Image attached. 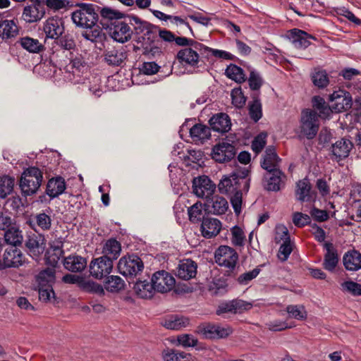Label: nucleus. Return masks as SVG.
<instances>
[{"instance_id":"obj_1","label":"nucleus","mask_w":361,"mask_h":361,"mask_svg":"<svg viewBox=\"0 0 361 361\" xmlns=\"http://www.w3.org/2000/svg\"><path fill=\"white\" fill-rule=\"evenodd\" d=\"M235 154V147L227 143V168L233 169L229 177H227V194H230L231 204L235 213L238 215L241 212L243 192L248 191L250 180L247 178L249 171L239 166L233 159Z\"/></svg>"},{"instance_id":"obj_2","label":"nucleus","mask_w":361,"mask_h":361,"mask_svg":"<svg viewBox=\"0 0 361 361\" xmlns=\"http://www.w3.org/2000/svg\"><path fill=\"white\" fill-rule=\"evenodd\" d=\"M78 8L71 14V19L77 26L85 29H92L98 21V14L96 12L97 6L92 4H78Z\"/></svg>"},{"instance_id":"obj_3","label":"nucleus","mask_w":361,"mask_h":361,"mask_svg":"<svg viewBox=\"0 0 361 361\" xmlns=\"http://www.w3.org/2000/svg\"><path fill=\"white\" fill-rule=\"evenodd\" d=\"M65 78L74 84H85L89 91L95 97H99L103 94V90L100 85V78L97 76H92L87 78L88 70L75 69L70 70V72H64Z\"/></svg>"},{"instance_id":"obj_4","label":"nucleus","mask_w":361,"mask_h":361,"mask_svg":"<svg viewBox=\"0 0 361 361\" xmlns=\"http://www.w3.org/2000/svg\"><path fill=\"white\" fill-rule=\"evenodd\" d=\"M43 180L42 171L35 166L24 169L20 180V188L25 196L35 194L39 190Z\"/></svg>"},{"instance_id":"obj_5","label":"nucleus","mask_w":361,"mask_h":361,"mask_svg":"<svg viewBox=\"0 0 361 361\" xmlns=\"http://www.w3.org/2000/svg\"><path fill=\"white\" fill-rule=\"evenodd\" d=\"M53 254L50 252L47 253L46 263L52 267L41 271L37 276L38 286H52L55 281L54 267L57 265L62 254L63 250L58 246L53 248Z\"/></svg>"},{"instance_id":"obj_6","label":"nucleus","mask_w":361,"mask_h":361,"mask_svg":"<svg viewBox=\"0 0 361 361\" xmlns=\"http://www.w3.org/2000/svg\"><path fill=\"white\" fill-rule=\"evenodd\" d=\"M319 116L311 109H304L301 112L300 130V133L307 139H313L319 128Z\"/></svg>"},{"instance_id":"obj_7","label":"nucleus","mask_w":361,"mask_h":361,"mask_svg":"<svg viewBox=\"0 0 361 361\" xmlns=\"http://www.w3.org/2000/svg\"><path fill=\"white\" fill-rule=\"evenodd\" d=\"M143 262L136 255L121 257L118 263V269L123 276H136L142 271Z\"/></svg>"},{"instance_id":"obj_8","label":"nucleus","mask_w":361,"mask_h":361,"mask_svg":"<svg viewBox=\"0 0 361 361\" xmlns=\"http://www.w3.org/2000/svg\"><path fill=\"white\" fill-rule=\"evenodd\" d=\"M113 269V261L106 256L92 259L90 264V273L92 276L102 279L109 275Z\"/></svg>"},{"instance_id":"obj_9","label":"nucleus","mask_w":361,"mask_h":361,"mask_svg":"<svg viewBox=\"0 0 361 361\" xmlns=\"http://www.w3.org/2000/svg\"><path fill=\"white\" fill-rule=\"evenodd\" d=\"M216 190V185L207 176L196 177L192 180V192L198 197L209 199Z\"/></svg>"},{"instance_id":"obj_10","label":"nucleus","mask_w":361,"mask_h":361,"mask_svg":"<svg viewBox=\"0 0 361 361\" xmlns=\"http://www.w3.org/2000/svg\"><path fill=\"white\" fill-rule=\"evenodd\" d=\"M151 281L155 291L161 293L171 291L176 283L174 277L164 270L155 272L152 276Z\"/></svg>"},{"instance_id":"obj_11","label":"nucleus","mask_w":361,"mask_h":361,"mask_svg":"<svg viewBox=\"0 0 361 361\" xmlns=\"http://www.w3.org/2000/svg\"><path fill=\"white\" fill-rule=\"evenodd\" d=\"M25 262V256L20 250L16 247H9L4 250L0 267L16 268L22 266Z\"/></svg>"},{"instance_id":"obj_12","label":"nucleus","mask_w":361,"mask_h":361,"mask_svg":"<svg viewBox=\"0 0 361 361\" xmlns=\"http://www.w3.org/2000/svg\"><path fill=\"white\" fill-rule=\"evenodd\" d=\"M331 112H341L345 111L351 107L352 99L349 96V93L344 90H339L334 92L329 96Z\"/></svg>"},{"instance_id":"obj_13","label":"nucleus","mask_w":361,"mask_h":361,"mask_svg":"<svg viewBox=\"0 0 361 361\" xmlns=\"http://www.w3.org/2000/svg\"><path fill=\"white\" fill-rule=\"evenodd\" d=\"M25 247L29 255L34 259H37L45 250L46 240L42 234L29 235L25 241Z\"/></svg>"},{"instance_id":"obj_14","label":"nucleus","mask_w":361,"mask_h":361,"mask_svg":"<svg viewBox=\"0 0 361 361\" xmlns=\"http://www.w3.org/2000/svg\"><path fill=\"white\" fill-rule=\"evenodd\" d=\"M285 37L295 48L299 49L307 48L310 44V39L312 38L305 32L296 28L288 30L285 34Z\"/></svg>"},{"instance_id":"obj_15","label":"nucleus","mask_w":361,"mask_h":361,"mask_svg":"<svg viewBox=\"0 0 361 361\" xmlns=\"http://www.w3.org/2000/svg\"><path fill=\"white\" fill-rule=\"evenodd\" d=\"M197 333L207 339L222 338L226 334L224 327L219 324L206 323L197 326Z\"/></svg>"},{"instance_id":"obj_16","label":"nucleus","mask_w":361,"mask_h":361,"mask_svg":"<svg viewBox=\"0 0 361 361\" xmlns=\"http://www.w3.org/2000/svg\"><path fill=\"white\" fill-rule=\"evenodd\" d=\"M43 30L47 37L58 39L64 31L62 20L54 17L48 18L44 24Z\"/></svg>"},{"instance_id":"obj_17","label":"nucleus","mask_w":361,"mask_h":361,"mask_svg":"<svg viewBox=\"0 0 361 361\" xmlns=\"http://www.w3.org/2000/svg\"><path fill=\"white\" fill-rule=\"evenodd\" d=\"M324 248L326 250V253L324 257L323 267L326 270L333 271L339 262L338 251L333 243L330 242L324 243Z\"/></svg>"},{"instance_id":"obj_18","label":"nucleus","mask_w":361,"mask_h":361,"mask_svg":"<svg viewBox=\"0 0 361 361\" xmlns=\"http://www.w3.org/2000/svg\"><path fill=\"white\" fill-rule=\"evenodd\" d=\"M190 135L196 145H202L211 137V129L208 126L197 123L190 129Z\"/></svg>"},{"instance_id":"obj_19","label":"nucleus","mask_w":361,"mask_h":361,"mask_svg":"<svg viewBox=\"0 0 361 361\" xmlns=\"http://www.w3.org/2000/svg\"><path fill=\"white\" fill-rule=\"evenodd\" d=\"M221 223L215 218L207 217L200 225V232L205 238L216 236L221 231Z\"/></svg>"},{"instance_id":"obj_20","label":"nucleus","mask_w":361,"mask_h":361,"mask_svg":"<svg viewBox=\"0 0 361 361\" xmlns=\"http://www.w3.org/2000/svg\"><path fill=\"white\" fill-rule=\"evenodd\" d=\"M196 274L197 264L194 261L186 259L179 262L176 269V275L178 278L183 280H189L194 278Z\"/></svg>"},{"instance_id":"obj_21","label":"nucleus","mask_w":361,"mask_h":361,"mask_svg":"<svg viewBox=\"0 0 361 361\" xmlns=\"http://www.w3.org/2000/svg\"><path fill=\"white\" fill-rule=\"evenodd\" d=\"M353 146V145L350 140L342 138L332 145V155L337 161L346 158L348 157Z\"/></svg>"},{"instance_id":"obj_22","label":"nucleus","mask_w":361,"mask_h":361,"mask_svg":"<svg viewBox=\"0 0 361 361\" xmlns=\"http://www.w3.org/2000/svg\"><path fill=\"white\" fill-rule=\"evenodd\" d=\"M44 13V8L39 4H33L24 8L22 18L27 23H35L42 19Z\"/></svg>"},{"instance_id":"obj_23","label":"nucleus","mask_w":361,"mask_h":361,"mask_svg":"<svg viewBox=\"0 0 361 361\" xmlns=\"http://www.w3.org/2000/svg\"><path fill=\"white\" fill-rule=\"evenodd\" d=\"M112 38L118 42H127L131 36V30L128 25L124 22H117L111 28Z\"/></svg>"},{"instance_id":"obj_24","label":"nucleus","mask_w":361,"mask_h":361,"mask_svg":"<svg viewBox=\"0 0 361 361\" xmlns=\"http://www.w3.org/2000/svg\"><path fill=\"white\" fill-rule=\"evenodd\" d=\"M64 268L72 272H80L87 266V259L77 255H71L63 259Z\"/></svg>"},{"instance_id":"obj_25","label":"nucleus","mask_w":361,"mask_h":361,"mask_svg":"<svg viewBox=\"0 0 361 361\" xmlns=\"http://www.w3.org/2000/svg\"><path fill=\"white\" fill-rule=\"evenodd\" d=\"M204 206L209 213L214 215H221L226 212V200L219 195H214L211 199H207Z\"/></svg>"},{"instance_id":"obj_26","label":"nucleus","mask_w":361,"mask_h":361,"mask_svg":"<svg viewBox=\"0 0 361 361\" xmlns=\"http://www.w3.org/2000/svg\"><path fill=\"white\" fill-rule=\"evenodd\" d=\"M51 218L44 212L37 214L32 219L29 221L30 227L37 231L39 229L43 231H49L51 227Z\"/></svg>"},{"instance_id":"obj_27","label":"nucleus","mask_w":361,"mask_h":361,"mask_svg":"<svg viewBox=\"0 0 361 361\" xmlns=\"http://www.w3.org/2000/svg\"><path fill=\"white\" fill-rule=\"evenodd\" d=\"M66 188L65 180L61 177H56L48 181L46 193L51 199H54L63 193Z\"/></svg>"},{"instance_id":"obj_28","label":"nucleus","mask_w":361,"mask_h":361,"mask_svg":"<svg viewBox=\"0 0 361 361\" xmlns=\"http://www.w3.org/2000/svg\"><path fill=\"white\" fill-rule=\"evenodd\" d=\"M18 34V27L14 20L0 19V37L9 39Z\"/></svg>"},{"instance_id":"obj_29","label":"nucleus","mask_w":361,"mask_h":361,"mask_svg":"<svg viewBox=\"0 0 361 361\" xmlns=\"http://www.w3.org/2000/svg\"><path fill=\"white\" fill-rule=\"evenodd\" d=\"M281 161L277 156L275 149L269 147L266 149L263 161L261 162L262 167L267 171L279 170V162Z\"/></svg>"},{"instance_id":"obj_30","label":"nucleus","mask_w":361,"mask_h":361,"mask_svg":"<svg viewBox=\"0 0 361 361\" xmlns=\"http://www.w3.org/2000/svg\"><path fill=\"white\" fill-rule=\"evenodd\" d=\"M134 290L136 295L141 298H151L155 293L154 287L152 281L147 280H139L134 285Z\"/></svg>"},{"instance_id":"obj_31","label":"nucleus","mask_w":361,"mask_h":361,"mask_svg":"<svg viewBox=\"0 0 361 361\" xmlns=\"http://www.w3.org/2000/svg\"><path fill=\"white\" fill-rule=\"evenodd\" d=\"M345 268L349 271H357L361 269V254L355 250L346 252L343 258Z\"/></svg>"},{"instance_id":"obj_32","label":"nucleus","mask_w":361,"mask_h":361,"mask_svg":"<svg viewBox=\"0 0 361 361\" xmlns=\"http://www.w3.org/2000/svg\"><path fill=\"white\" fill-rule=\"evenodd\" d=\"M177 57L181 63L192 66L197 64L200 58L198 53L190 47L180 49L178 52Z\"/></svg>"},{"instance_id":"obj_33","label":"nucleus","mask_w":361,"mask_h":361,"mask_svg":"<svg viewBox=\"0 0 361 361\" xmlns=\"http://www.w3.org/2000/svg\"><path fill=\"white\" fill-rule=\"evenodd\" d=\"M164 361H196L190 353L166 348L161 352Z\"/></svg>"},{"instance_id":"obj_34","label":"nucleus","mask_w":361,"mask_h":361,"mask_svg":"<svg viewBox=\"0 0 361 361\" xmlns=\"http://www.w3.org/2000/svg\"><path fill=\"white\" fill-rule=\"evenodd\" d=\"M18 43L30 53L39 54L44 50V46L38 39L30 37L20 38Z\"/></svg>"},{"instance_id":"obj_35","label":"nucleus","mask_w":361,"mask_h":361,"mask_svg":"<svg viewBox=\"0 0 361 361\" xmlns=\"http://www.w3.org/2000/svg\"><path fill=\"white\" fill-rule=\"evenodd\" d=\"M126 58V54L122 49L111 48L104 53L105 61L111 66L121 65Z\"/></svg>"},{"instance_id":"obj_36","label":"nucleus","mask_w":361,"mask_h":361,"mask_svg":"<svg viewBox=\"0 0 361 361\" xmlns=\"http://www.w3.org/2000/svg\"><path fill=\"white\" fill-rule=\"evenodd\" d=\"M206 207L200 202H197L188 209V214L189 220L192 224L202 223L204 219H206L205 212Z\"/></svg>"},{"instance_id":"obj_37","label":"nucleus","mask_w":361,"mask_h":361,"mask_svg":"<svg viewBox=\"0 0 361 361\" xmlns=\"http://www.w3.org/2000/svg\"><path fill=\"white\" fill-rule=\"evenodd\" d=\"M121 251V246L120 243L114 238H111L105 243L102 252L103 256H106L112 261L116 259L120 255Z\"/></svg>"},{"instance_id":"obj_38","label":"nucleus","mask_w":361,"mask_h":361,"mask_svg":"<svg viewBox=\"0 0 361 361\" xmlns=\"http://www.w3.org/2000/svg\"><path fill=\"white\" fill-rule=\"evenodd\" d=\"M4 240L11 247L21 245L23 240L22 231L16 227L8 228L4 233Z\"/></svg>"},{"instance_id":"obj_39","label":"nucleus","mask_w":361,"mask_h":361,"mask_svg":"<svg viewBox=\"0 0 361 361\" xmlns=\"http://www.w3.org/2000/svg\"><path fill=\"white\" fill-rule=\"evenodd\" d=\"M81 35L86 40L90 41L95 44L102 43L106 39L105 33L99 26H94L90 30H85Z\"/></svg>"},{"instance_id":"obj_40","label":"nucleus","mask_w":361,"mask_h":361,"mask_svg":"<svg viewBox=\"0 0 361 361\" xmlns=\"http://www.w3.org/2000/svg\"><path fill=\"white\" fill-rule=\"evenodd\" d=\"M269 176L267 178L266 188L270 191H278L281 189L283 173L279 170L268 171Z\"/></svg>"},{"instance_id":"obj_41","label":"nucleus","mask_w":361,"mask_h":361,"mask_svg":"<svg viewBox=\"0 0 361 361\" xmlns=\"http://www.w3.org/2000/svg\"><path fill=\"white\" fill-rule=\"evenodd\" d=\"M125 286L124 281L118 276H109L104 282L105 289L111 293H117Z\"/></svg>"},{"instance_id":"obj_42","label":"nucleus","mask_w":361,"mask_h":361,"mask_svg":"<svg viewBox=\"0 0 361 361\" xmlns=\"http://www.w3.org/2000/svg\"><path fill=\"white\" fill-rule=\"evenodd\" d=\"M212 130L224 134L226 133V114L219 113L214 114L209 121Z\"/></svg>"},{"instance_id":"obj_43","label":"nucleus","mask_w":361,"mask_h":361,"mask_svg":"<svg viewBox=\"0 0 361 361\" xmlns=\"http://www.w3.org/2000/svg\"><path fill=\"white\" fill-rule=\"evenodd\" d=\"M314 108L319 111V116L322 118H327L331 114V109L326 105L323 98L320 97H314L312 99Z\"/></svg>"},{"instance_id":"obj_44","label":"nucleus","mask_w":361,"mask_h":361,"mask_svg":"<svg viewBox=\"0 0 361 361\" xmlns=\"http://www.w3.org/2000/svg\"><path fill=\"white\" fill-rule=\"evenodd\" d=\"M212 159L219 163H224L226 161V138H222L212 148Z\"/></svg>"},{"instance_id":"obj_45","label":"nucleus","mask_w":361,"mask_h":361,"mask_svg":"<svg viewBox=\"0 0 361 361\" xmlns=\"http://www.w3.org/2000/svg\"><path fill=\"white\" fill-rule=\"evenodd\" d=\"M80 288L85 292L97 294L100 296L104 295V290L102 285L91 280H86L84 278L80 282Z\"/></svg>"},{"instance_id":"obj_46","label":"nucleus","mask_w":361,"mask_h":361,"mask_svg":"<svg viewBox=\"0 0 361 361\" xmlns=\"http://www.w3.org/2000/svg\"><path fill=\"white\" fill-rule=\"evenodd\" d=\"M252 305L242 300H233L227 302V312L234 314L242 313L244 311L251 309Z\"/></svg>"},{"instance_id":"obj_47","label":"nucleus","mask_w":361,"mask_h":361,"mask_svg":"<svg viewBox=\"0 0 361 361\" xmlns=\"http://www.w3.org/2000/svg\"><path fill=\"white\" fill-rule=\"evenodd\" d=\"M227 78L238 83H241L245 80V75L243 69L232 63L227 65Z\"/></svg>"},{"instance_id":"obj_48","label":"nucleus","mask_w":361,"mask_h":361,"mask_svg":"<svg viewBox=\"0 0 361 361\" xmlns=\"http://www.w3.org/2000/svg\"><path fill=\"white\" fill-rule=\"evenodd\" d=\"M311 189V185L308 179H302L297 183V190L296 195L298 196V199L304 202L307 200V197L310 195V191Z\"/></svg>"},{"instance_id":"obj_49","label":"nucleus","mask_w":361,"mask_h":361,"mask_svg":"<svg viewBox=\"0 0 361 361\" xmlns=\"http://www.w3.org/2000/svg\"><path fill=\"white\" fill-rule=\"evenodd\" d=\"M14 178L4 176L0 177V198H5L13 189Z\"/></svg>"},{"instance_id":"obj_50","label":"nucleus","mask_w":361,"mask_h":361,"mask_svg":"<svg viewBox=\"0 0 361 361\" xmlns=\"http://www.w3.org/2000/svg\"><path fill=\"white\" fill-rule=\"evenodd\" d=\"M286 311L289 316L298 320H304L307 318V312L302 305H288Z\"/></svg>"},{"instance_id":"obj_51","label":"nucleus","mask_w":361,"mask_h":361,"mask_svg":"<svg viewBox=\"0 0 361 361\" xmlns=\"http://www.w3.org/2000/svg\"><path fill=\"white\" fill-rule=\"evenodd\" d=\"M312 81L315 86L323 88L329 84V78L326 72L323 70L315 71L312 74Z\"/></svg>"},{"instance_id":"obj_52","label":"nucleus","mask_w":361,"mask_h":361,"mask_svg":"<svg viewBox=\"0 0 361 361\" xmlns=\"http://www.w3.org/2000/svg\"><path fill=\"white\" fill-rule=\"evenodd\" d=\"M188 324L187 319L183 317H171L164 322V326L168 329L178 330Z\"/></svg>"},{"instance_id":"obj_53","label":"nucleus","mask_w":361,"mask_h":361,"mask_svg":"<svg viewBox=\"0 0 361 361\" xmlns=\"http://www.w3.org/2000/svg\"><path fill=\"white\" fill-rule=\"evenodd\" d=\"M245 239V233L243 229L238 226H234L231 228V242L235 246H243Z\"/></svg>"},{"instance_id":"obj_54","label":"nucleus","mask_w":361,"mask_h":361,"mask_svg":"<svg viewBox=\"0 0 361 361\" xmlns=\"http://www.w3.org/2000/svg\"><path fill=\"white\" fill-rule=\"evenodd\" d=\"M232 104L237 108H242L246 102V97L240 87L234 88L231 93Z\"/></svg>"},{"instance_id":"obj_55","label":"nucleus","mask_w":361,"mask_h":361,"mask_svg":"<svg viewBox=\"0 0 361 361\" xmlns=\"http://www.w3.org/2000/svg\"><path fill=\"white\" fill-rule=\"evenodd\" d=\"M341 289L345 293H350L353 295H361V285L352 281H344L341 284Z\"/></svg>"},{"instance_id":"obj_56","label":"nucleus","mask_w":361,"mask_h":361,"mask_svg":"<svg viewBox=\"0 0 361 361\" xmlns=\"http://www.w3.org/2000/svg\"><path fill=\"white\" fill-rule=\"evenodd\" d=\"M88 70L89 66L87 63L81 56H76L71 60V61L64 68V71L70 72V70L75 69Z\"/></svg>"},{"instance_id":"obj_57","label":"nucleus","mask_w":361,"mask_h":361,"mask_svg":"<svg viewBox=\"0 0 361 361\" xmlns=\"http://www.w3.org/2000/svg\"><path fill=\"white\" fill-rule=\"evenodd\" d=\"M249 114L251 118L255 122L258 121L262 118V104L259 99H254L252 103L250 105Z\"/></svg>"},{"instance_id":"obj_58","label":"nucleus","mask_w":361,"mask_h":361,"mask_svg":"<svg viewBox=\"0 0 361 361\" xmlns=\"http://www.w3.org/2000/svg\"><path fill=\"white\" fill-rule=\"evenodd\" d=\"M267 133L265 132L260 133L255 137L252 142V149L257 154L259 153L264 147L267 143Z\"/></svg>"},{"instance_id":"obj_59","label":"nucleus","mask_w":361,"mask_h":361,"mask_svg":"<svg viewBox=\"0 0 361 361\" xmlns=\"http://www.w3.org/2000/svg\"><path fill=\"white\" fill-rule=\"evenodd\" d=\"M293 245L290 240L283 241V243L280 246L279 250L278 252L279 259L282 262L287 260L289 255H290V253L293 251Z\"/></svg>"},{"instance_id":"obj_60","label":"nucleus","mask_w":361,"mask_h":361,"mask_svg":"<svg viewBox=\"0 0 361 361\" xmlns=\"http://www.w3.org/2000/svg\"><path fill=\"white\" fill-rule=\"evenodd\" d=\"M39 299L43 302H49L54 297L52 286H38Z\"/></svg>"},{"instance_id":"obj_61","label":"nucleus","mask_w":361,"mask_h":361,"mask_svg":"<svg viewBox=\"0 0 361 361\" xmlns=\"http://www.w3.org/2000/svg\"><path fill=\"white\" fill-rule=\"evenodd\" d=\"M227 273L228 271H233L236 267V264L238 260V255L234 249L227 246Z\"/></svg>"},{"instance_id":"obj_62","label":"nucleus","mask_w":361,"mask_h":361,"mask_svg":"<svg viewBox=\"0 0 361 361\" xmlns=\"http://www.w3.org/2000/svg\"><path fill=\"white\" fill-rule=\"evenodd\" d=\"M130 21L131 24L134 26L135 32L138 35H143L150 25L149 23L142 20L137 16H133Z\"/></svg>"},{"instance_id":"obj_63","label":"nucleus","mask_w":361,"mask_h":361,"mask_svg":"<svg viewBox=\"0 0 361 361\" xmlns=\"http://www.w3.org/2000/svg\"><path fill=\"white\" fill-rule=\"evenodd\" d=\"M177 341L178 345L184 347H194L197 344V339L194 338L191 334H182L178 336Z\"/></svg>"},{"instance_id":"obj_64","label":"nucleus","mask_w":361,"mask_h":361,"mask_svg":"<svg viewBox=\"0 0 361 361\" xmlns=\"http://www.w3.org/2000/svg\"><path fill=\"white\" fill-rule=\"evenodd\" d=\"M248 82L250 88L253 90H259L262 85V79L257 71H250L248 78Z\"/></svg>"}]
</instances>
